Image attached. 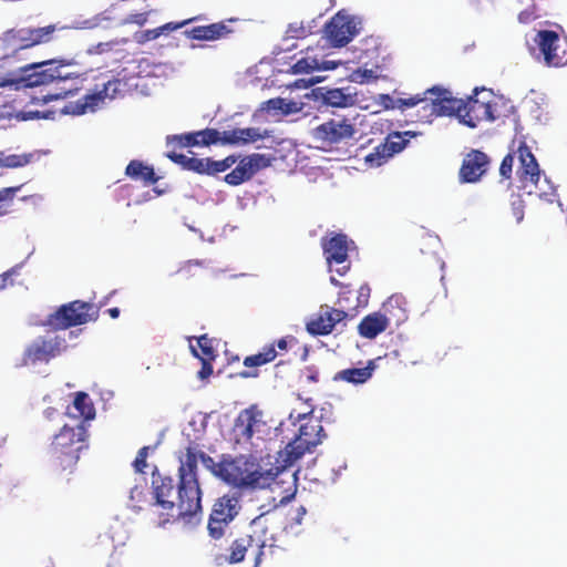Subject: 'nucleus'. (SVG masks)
Segmentation results:
<instances>
[{"mask_svg":"<svg viewBox=\"0 0 567 567\" xmlns=\"http://www.w3.org/2000/svg\"><path fill=\"white\" fill-rule=\"evenodd\" d=\"M100 315V307L82 301L74 300L60 306L54 312L50 313L42 323L54 331L66 330L72 327L82 326L90 321H96Z\"/></svg>","mask_w":567,"mask_h":567,"instance_id":"4","label":"nucleus"},{"mask_svg":"<svg viewBox=\"0 0 567 567\" xmlns=\"http://www.w3.org/2000/svg\"><path fill=\"white\" fill-rule=\"evenodd\" d=\"M220 133L215 128L167 136V144L175 143L179 147L209 146L219 142Z\"/></svg>","mask_w":567,"mask_h":567,"instance_id":"22","label":"nucleus"},{"mask_svg":"<svg viewBox=\"0 0 567 567\" xmlns=\"http://www.w3.org/2000/svg\"><path fill=\"white\" fill-rule=\"evenodd\" d=\"M287 38L290 39H305L311 34L309 25H306L302 21H295L288 24L286 30Z\"/></svg>","mask_w":567,"mask_h":567,"instance_id":"40","label":"nucleus"},{"mask_svg":"<svg viewBox=\"0 0 567 567\" xmlns=\"http://www.w3.org/2000/svg\"><path fill=\"white\" fill-rule=\"evenodd\" d=\"M269 512H262L260 515L255 517L249 525V534L245 535L247 539L252 544V555L255 559L254 567H258L264 555V548L266 547L269 533Z\"/></svg>","mask_w":567,"mask_h":567,"instance_id":"19","label":"nucleus"},{"mask_svg":"<svg viewBox=\"0 0 567 567\" xmlns=\"http://www.w3.org/2000/svg\"><path fill=\"white\" fill-rule=\"evenodd\" d=\"M195 20H197V18H189V19L183 20L181 22H168V23H165V24L158 27V30H161L162 34H164L167 32L178 30V29L185 27L186 24L192 23Z\"/></svg>","mask_w":567,"mask_h":567,"instance_id":"50","label":"nucleus"},{"mask_svg":"<svg viewBox=\"0 0 567 567\" xmlns=\"http://www.w3.org/2000/svg\"><path fill=\"white\" fill-rule=\"evenodd\" d=\"M66 348L65 339L59 334L40 336L24 349L22 364L35 365L38 363H48L61 355Z\"/></svg>","mask_w":567,"mask_h":567,"instance_id":"10","label":"nucleus"},{"mask_svg":"<svg viewBox=\"0 0 567 567\" xmlns=\"http://www.w3.org/2000/svg\"><path fill=\"white\" fill-rule=\"evenodd\" d=\"M287 106L285 99L275 97L265 102V109L267 111H284V107Z\"/></svg>","mask_w":567,"mask_h":567,"instance_id":"52","label":"nucleus"},{"mask_svg":"<svg viewBox=\"0 0 567 567\" xmlns=\"http://www.w3.org/2000/svg\"><path fill=\"white\" fill-rule=\"evenodd\" d=\"M87 430L83 422L71 427L64 425L54 435L50 454L55 466L61 471H72L80 460V452L86 447Z\"/></svg>","mask_w":567,"mask_h":567,"instance_id":"3","label":"nucleus"},{"mask_svg":"<svg viewBox=\"0 0 567 567\" xmlns=\"http://www.w3.org/2000/svg\"><path fill=\"white\" fill-rule=\"evenodd\" d=\"M353 318V313H349L342 309L322 306L320 311L307 322V331L312 336H327L332 332L334 327L346 320Z\"/></svg>","mask_w":567,"mask_h":567,"instance_id":"16","label":"nucleus"},{"mask_svg":"<svg viewBox=\"0 0 567 567\" xmlns=\"http://www.w3.org/2000/svg\"><path fill=\"white\" fill-rule=\"evenodd\" d=\"M261 137L262 135L260 134L259 130L255 127L234 128L229 131H224L220 134L219 142H221L223 144L239 145L254 143L260 140Z\"/></svg>","mask_w":567,"mask_h":567,"instance_id":"30","label":"nucleus"},{"mask_svg":"<svg viewBox=\"0 0 567 567\" xmlns=\"http://www.w3.org/2000/svg\"><path fill=\"white\" fill-rule=\"evenodd\" d=\"M261 159L262 155L260 154H254L249 157L243 158L230 173L225 175L224 181L231 186L243 184L259 168V162Z\"/></svg>","mask_w":567,"mask_h":567,"instance_id":"25","label":"nucleus"},{"mask_svg":"<svg viewBox=\"0 0 567 567\" xmlns=\"http://www.w3.org/2000/svg\"><path fill=\"white\" fill-rule=\"evenodd\" d=\"M512 214L515 217L517 223H520L524 219V205L522 199H517L512 203Z\"/></svg>","mask_w":567,"mask_h":567,"instance_id":"53","label":"nucleus"},{"mask_svg":"<svg viewBox=\"0 0 567 567\" xmlns=\"http://www.w3.org/2000/svg\"><path fill=\"white\" fill-rule=\"evenodd\" d=\"M262 425L260 419L250 410H244L235 421V433L238 441H249Z\"/></svg>","mask_w":567,"mask_h":567,"instance_id":"27","label":"nucleus"},{"mask_svg":"<svg viewBox=\"0 0 567 567\" xmlns=\"http://www.w3.org/2000/svg\"><path fill=\"white\" fill-rule=\"evenodd\" d=\"M78 91V87H61L59 92L47 91L41 97H37L42 103H48L53 100L64 99L69 94H73Z\"/></svg>","mask_w":567,"mask_h":567,"instance_id":"44","label":"nucleus"},{"mask_svg":"<svg viewBox=\"0 0 567 567\" xmlns=\"http://www.w3.org/2000/svg\"><path fill=\"white\" fill-rule=\"evenodd\" d=\"M354 134V124L346 117L330 118L312 131V137L319 142L322 147H331L332 145L351 140Z\"/></svg>","mask_w":567,"mask_h":567,"instance_id":"13","label":"nucleus"},{"mask_svg":"<svg viewBox=\"0 0 567 567\" xmlns=\"http://www.w3.org/2000/svg\"><path fill=\"white\" fill-rule=\"evenodd\" d=\"M491 159L484 152L472 150L462 162L458 179L462 184H473L481 181L489 168Z\"/></svg>","mask_w":567,"mask_h":567,"instance_id":"17","label":"nucleus"},{"mask_svg":"<svg viewBox=\"0 0 567 567\" xmlns=\"http://www.w3.org/2000/svg\"><path fill=\"white\" fill-rule=\"evenodd\" d=\"M240 499L236 494H225L218 497L209 514L207 524L208 535L214 539H220L227 526L239 514Z\"/></svg>","mask_w":567,"mask_h":567,"instance_id":"8","label":"nucleus"},{"mask_svg":"<svg viewBox=\"0 0 567 567\" xmlns=\"http://www.w3.org/2000/svg\"><path fill=\"white\" fill-rule=\"evenodd\" d=\"M277 351L275 350V344H268L262 348V351L248 355L244 359V365L246 368H257L269 362H272L277 357Z\"/></svg>","mask_w":567,"mask_h":567,"instance_id":"35","label":"nucleus"},{"mask_svg":"<svg viewBox=\"0 0 567 567\" xmlns=\"http://www.w3.org/2000/svg\"><path fill=\"white\" fill-rule=\"evenodd\" d=\"M429 101L425 102V106H421L423 111L422 118L425 122H431L437 116H452L455 115L462 118V112H464V100L452 96L449 90L441 87L427 89Z\"/></svg>","mask_w":567,"mask_h":567,"instance_id":"7","label":"nucleus"},{"mask_svg":"<svg viewBox=\"0 0 567 567\" xmlns=\"http://www.w3.org/2000/svg\"><path fill=\"white\" fill-rule=\"evenodd\" d=\"M513 165H514V154L508 153L503 158L501 166H499V174L504 179H511L512 173H513Z\"/></svg>","mask_w":567,"mask_h":567,"instance_id":"45","label":"nucleus"},{"mask_svg":"<svg viewBox=\"0 0 567 567\" xmlns=\"http://www.w3.org/2000/svg\"><path fill=\"white\" fill-rule=\"evenodd\" d=\"M125 174L134 181H142L145 185L155 184L158 181L154 168L138 159H133L127 164Z\"/></svg>","mask_w":567,"mask_h":567,"instance_id":"31","label":"nucleus"},{"mask_svg":"<svg viewBox=\"0 0 567 567\" xmlns=\"http://www.w3.org/2000/svg\"><path fill=\"white\" fill-rule=\"evenodd\" d=\"M261 159L262 155L260 154H254L249 157L243 158L230 173L225 175L224 181L231 186L243 184L259 168V162Z\"/></svg>","mask_w":567,"mask_h":567,"instance_id":"26","label":"nucleus"},{"mask_svg":"<svg viewBox=\"0 0 567 567\" xmlns=\"http://www.w3.org/2000/svg\"><path fill=\"white\" fill-rule=\"evenodd\" d=\"M54 31L55 25L53 24L42 28H24L18 30L13 37L21 49H27L49 42Z\"/></svg>","mask_w":567,"mask_h":567,"instance_id":"23","label":"nucleus"},{"mask_svg":"<svg viewBox=\"0 0 567 567\" xmlns=\"http://www.w3.org/2000/svg\"><path fill=\"white\" fill-rule=\"evenodd\" d=\"M300 382L302 384L318 383L319 372L312 367H307L300 374Z\"/></svg>","mask_w":567,"mask_h":567,"instance_id":"48","label":"nucleus"},{"mask_svg":"<svg viewBox=\"0 0 567 567\" xmlns=\"http://www.w3.org/2000/svg\"><path fill=\"white\" fill-rule=\"evenodd\" d=\"M146 21H147V16H146V13H135V14H131V16L126 19V22L135 23V24H138V25H143Z\"/></svg>","mask_w":567,"mask_h":567,"instance_id":"56","label":"nucleus"},{"mask_svg":"<svg viewBox=\"0 0 567 567\" xmlns=\"http://www.w3.org/2000/svg\"><path fill=\"white\" fill-rule=\"evenodd\" d=\"M370 297V287L368 285H362L358 291L357 296V306L364 307L368 303Z\"/></svg>","mask_w":567,"mask_h":567,"instance_id":"51","label":"nucleus"},{"mask_svg":"<svg viewBox=\"0 0 567 567\" xmlns=\"http://www.w3.org/2000/svg\"><path fill=\"white\" fill-rule=\"evenodd\" d=\"M110 47H111V43H99V44L96 45V50H95V52H97V53L105 52L106 50H109V49H110Z\"/></svg>","mask_w":567,"mask_h":567,"instance_id":"64","label":"nucleus"},{"mask_svg":"<svg viewBox=\"0 0 567 567\" xmlns=\"http://www.w3.org/2000/svg\"><path fill=\"white\" fill-rule=\"evenodd\" d=\"M412 136H415V134L411 132H394L389 134L383 143L375 146L373 151L365 156V163L371 167L383 165L394 154L403 151L409 143L408 137Z\"/></svg>","mask_w":567,"mask_h":567,"instance_id":"15","label":"nucleus"},{"mask_svg":"<svg viewBox=\"0 0 567 567\" xmlns=\"http://www.w3.org/2000/svg\"><path fill=\"white\" fill-rule=\"evenodd\" d=\"M229 32L230 30L224 22H217L208 25L194 27L185 33L188 38L194 40L214 41L225 37Z\"/></svg>","mask_w":567,"mask_h":567,"instance_id":"29","label":"nucleus"},{"mask_svg":"<svg viewBox=\"0 0 567 567\" xmlns=\"http://www.w3.org/2000/svg\"><path fill=\"white\" fill-rule=\"evenodd\" d=\"M316 69H318V61L310 58H301L291 66L293 74L310 73Z\"/></svg>","mask_w":567,"mask_h":567,"instance_id":"43","label":"nucleus"},{"mask_svg":"<svg viewBox=\"0 0 567 567\" xmlns=\"http://www.w3.org/2000/svg\"><path fill=\"white\" fill-rule=\"evenodd\" d=\"M73 406L83 420L89 421L95 417V408L87 393L76 392Z\"/></svg>","mask_w":567,"mask_h":567,"instance_id":"36","label":"nucleus"},{"mask_svg":"<svg viewBox=\"0 0 567 567\" xmlns=\"http://www.w3.org/2000/svg\"><path fill=\"white\" fill-rule=\"evenodd\" d=\"M117 85H120V81H109L103 85V90L92 94H86L76 102H70L69 104H66L63 107V112L65 114L82 115L85 114L87 111H94L96 106L101 102H103L106 96L110 95L111 89L113 92L116 91Z\"/></svg>","mask_w":567,"mask_h":567,"instance_id":"21","label":"nucleus"},{"mask_svg":"<svg viewBox=\"0 0 567 567\" xmlns=\"http://www.w3.org/2000/svg\"><path fill=\"white\" fill-rule=\"evenodd\" d=\"M161 35H162V32H161V30H158V28L146 30L143 33V41L155 40V39H157Z\"/></svg>","mask_w":567,"mask_h":567,"instance_id":"58","label":"nucleus"},{"mask_svg":"<svg viewBox=\"0 0 567 567\" xmlns=\"http://www.w3.org/2000/svg\"><path fill=\"white\" fill-rule=\"evenodd\" d=\"M219 478L236 487H271L287 483L284 489L285 496L281 501L290 499L297 492V473L291 470L281 468L280 465L269 470H262L258 463L246 456L221 458Z\"/></svg>","mask_w":567,"mask_h":567,"instance_id":"2","label":"nucleus"},{"mask_svg":"<svg viewBox=\"0 0 567 567\" xmlns=\"http://www.w3.org/2000/svg\"><path fill=\"white\" fill-rule=\"evenodd\" d=\"M238 375L244 379L256 378V377H258V372L250 371V370H244V371L239 372Z\"/></svg>","mask_w":567,"mask_h":567,"instance_id":"62","label":"nucleus"},{"mask_svg":"<svg viewBox=\"0 0 567 567\" xmlns=\"http://www.w3.org/2000/svg\"><path fill=\"white\" fill-rule=\"evenodd\" d=\"M360 23L355 17L339 11L324 24V37L331 47H344L359 33Z\"/></svg>","mask_w":567,"mask_h":567,"instance_id":"12","label":"nucleus"},{"mask_svg":"<svg viewBox=\"0 0 567 567\" xmlns=\"http://www.w3.org/2000/svg\"><path fill=\"white\" fill-rule=\"evenodd\" d=\"M323 427L318 420H309L299 429V434L292 442H289L285 450L279 453L278 462L281 468L290 470L298 460L307 452L322 442Z\"/></svg>","mask_w":567,"mask_h":567,"instance_id":"5","label":"nucleus"},{"mask_svg":"<svg viewBox=\"0 0 567 567\" xmlns=\"http://www.w3.org/2000/svg\"><path fill=\"white\" fill-rule=\"evenodd\" d=\"M199 460L216 477L219 478V467L221 465L220 462H215V460L208 454L199 451Z\"/></svg>","mask_w":567,"mask_h":567,"instance_id":"46","label":"nucleus"},{"mask_svg":"<svg viewBox=\"0 0 567 567\" xmlns=\"http://www.w3.org/2000/svg\"><path fill=\"white\" fill-rule=\"evenodd\" d=\"M199 451L189 443L178 456V483L169 476L153 475L152 486L155 502L152 503L153 522L163 527L183 522L197 524L202 517V491L198 482Z\"/></svg>","mask_w":567,"mask_h":567,"instance_id":"1","label":"nucleus"},{"mask_svg":"<svg viewBox=\"0 0 567 567\" xmlns=\"http://www.w3.org/2000/svg\"><path fill=\"white\" fill-rule=\"evenodd\" d=\"M519 166L517 168V177L523 188H528V194H536L539 198L553 202L555 190L549 187V192L538 190V182L540 179V169L536 157L525 142H522L517 148Z\"/></svg>","mask_w":567,"mask_h":567,"instance_id":"6","label":"nucleus"},{"mask_svg":"<svg viewBox=\"0 0 567 567\" xmlns=\"http://www.w3.org/2000/svg\"><path fill=\"white\" fill-rule=\"evenodd\" d=\"M478 89H474V95L464 100V112L461 121L470 127H476L480 122H493L496 120L494 105L491 101H483L477 97Z\"/></svg>","mask_w":567,"mask_h":567,"instance_id":"18","label":"nucleus"},{"mask_svg":"<svg viewBox=\"0 0 567 567\" xmlns=\"http://www.w3.org/2000/svg\"><path fill=\"white\" fill-rule=\"evenodd\" d=\"M63 65H54V61H45L30 66L29 73L19 80L23 87L47 86L54 81L65 82L73 79L72 73L62 71Z\"/></svg>","mask_w":567,"mask_h":567,"instance_id":"14","label":"nucleus"},{"mask_svg":"<svg viewBox=\"0 0 567 567\" xmlns=\"http://www.w3.org/2000/svg\"><path fill=\"white\" fill-rule=\"evenodd\" d=\"M394 301L396 302L398 300L391 297L382 307L384 312L378 311L365 316L358 326L359 334L365 339H374L377 336L385 331L390 324V319L386 316V312Z\"/></svg>","mask_w":567,"mask_h":567,"instance_id":"20","label":"nucleus"},{"mask_svg":"<svg viewBox=\"0 0 567 567\" xmlns=\"http://www.w3.org/2000/svg\"><path fill=\"white\" fill-rule=\"evenodd\" d=\"M106 313L112 318V319H116L118 318L120 316V309L114 307V308H110L106 310Z\"/></svg>","mask_w":567,"mask_h":567,"instance_id":"63","label":"nucleus"},{"mask_svg":"<svg viewBox=\"0 0 567 567\" xmlns=\"http://www.w3.org/2000/svg\"><path fill=\"white\" fill-rule=\"evenodd\" d=\"M353 241L341 233H331L321 239V248L330 271L344 276L351 268L349 247Z\"/></svg>","mask_w":567,"mask_h":567,"instance_id":"9","label":"nucleus"},{"mask_svg":"<svg viewBox=\"0 0 567 567\" xmlns=\"http://www.w3.org/2000/svg\"><path fill=\"white\" fill-rule=\"evenodd\" d=\"M194 266H203V262L198 260H188L178 269V274L187 277L190 274L192 267Z\"/></svg>","mask_w":567,"mask_h":567,"instance_id":"55","label":"nucleus"},{"mask_svg":"<svg viewBox=\"0 0 567 567\" xmlns=\"http://www.w3.org/2000/svg\"><path fill=\"white\" fill-rule=\"evenodd\" d=\"M288 340L292 341V340H295V338L286 337V338L279 339L276 343H274L275 348L277 347L280 351H286L288 348Z\"/></svg>","mask_w":567,"mask_h":567,"instance_id":"60","label":"nucleus"},{"mask_svg":"<svg viewBox=\"0 0 567 567\" xmlns=\"http://www.w3.org/2000/svg\"><path fill=\"white\" fill-rule=\"evenodd\" d=\"M429 101L427 90H425L422 94H415L408 97L398 99L399 107L401 109H410L414 107L419 104L425 106V102Z\"/></svg>","mask_w":567,"mask_h":567,"instance_id":"41","label":"nucleus"},{"mask_svg":"<svg viewBox=\"0 0 567 567\" xmlns=\"http://www.w3.org/2000/svg\"><path fill=\"white\" fill-rule=\"evenodd\" d=\"M352 290L348 286V288L340 290L337 303L339 305V309H342L344 311H353L358 308L357 301L353 302L352 299Z\"/></svg>","mask_w":567,"mask_h":567,"instance_id":"42","label":"nucleus"},{"mask_svg":"<svg viewBox=\"0 0 567 567\" xmlns=\"http://www.w3.org/2000/svg\"><path fill=\"white\" fill-rule=\"evenodd\" d=\"M534 42L546 66L563 68L567 65V38L560 37L554 30H539Z\"/></svg>","mask_w":567,"mask_h":567,"instance_id":"11","label":"nucleus"},{"mask_svg":"<svg viewBox=\"0 0 567 567\" xmlns=\"http://www.w3.org/2000/svg\"><path fill=\"white\" fill-rule=\"evenodd\" d=\"M261 159L262 155L260 154H254L249 157L243 158L230 173L225 175L224 181L231 186L243 184L259 168V162Z\"/></svg>","mask_w":567,"mask_h":567,"instance_id":"24","label":"nucleus"},{"mask_svg":"<svg viewBox=\"0 0 567 567\" xmlns=\"http://www.w3.org/2000/svg\"><path fill=\"white\" fill-rule=\"evenodd\" d=\"M219 161L221 163L223 169L227 171L237 162V158L233 155H229V156L225 157L224 159H219Z\"/></svg>","mask_w":567,"mask_h":567,"instance_id":"59","label":"nucleus"},{"mask_svg":"<svg viewBox=\"0 0 567 567\" xmlns=\"http://www.w3.org/2000/svg\"><path fill=\"white\" fill-rule=\"evenodd\" d=\"M202 361V368L198 371V378L199 379H206L213 374V360H206V359H199Z\"/></svg>","mask_w":567,"mask_h":567,"instance_id":"54","label":"nucleus"},{"mask_svg":"<svg viewBox=\"0 0 567 567\" xmlns=\"http://www.w3.org/2000/svg\"><path fill=\"white\" fill-rule=\"evenodd\" d=\"M375 368V362L370 360L363 368H349L337 372L333 377V381L363 384L372 378Z\"/></svg>","mask_w":567,"mask_h":567,"instance_id":"28","label":"nucleus"},{"mask_svg":"<svg viewBox=\"0 0 567 567\" xmlns=\"http://www.w3.org/2000/svg\"><path fill=\"white\" fill-rule=\"evenodd\" d=\"M322 101L333 107H348L357 102V96L349 89H328L322 94Z\"/></svg>","mask_w":567,"mask_h":567,"instance_id":"32","label":"nucleus"},{"mask_svg":"<svg viewBox=\"0 0 567 567\" xmlns=\"http://www.w3.org/2000/svg\"><path fill=\"white\" fill-rule=\"evenodd\" d=\"M32 155L31 154H11L4 155L1 152V167L8 168H17L25 166L30 163Z\"/></svg>","mask_w":567,"mask_h":567,"instance_id":"39","label":"nucleus"},{"mask_svg":"<svg viewBox=\"0 0 567 567\" xmlns=\"http://www.w3.org/2000/svg\"><path fill=\"white\" fill-rule=\"evenodd\" d=\"M167 157L172 162L181 165L185 169L195 172L197 174H206V175H208L209 157H206V158L188 157V156H186L184 154H179V153H176V152H169L167 154Z\"/></svg>","mask_w":567,"mask_h":567,"instance_id":"33","label":"nucleus"},{"mask_svg":"<svg viewBox=\"0 0 567 567\" xmlns=\"http://www.w3.org/2000/svg\"><path fill=\"white\" fill-rule=\"evenodd\" d=\"M247 551L252 554V544L246 536L236 538L229 547V555L226 557V561L229 564H238L245 559Z\"/></svg>","mask_w":567,"mask_h":567,"instance_id":"34","label":"nucleus"},{"mask_svg":"<svg viewBox=\"0 0 567 567\" xmlns=\"http://www.w3.org/2000/svg\"><path fill=\"white\" fill-rule=\"evenodd\" d=\"M147 455H148V446H143L142 449H140V451L137 452V455L134 460V463H133L136 472L144 473V470L147 466V463H146Z\"/></svg>","mask_w":567,"mask_h":567,"instance_id":"47","label":"nucleus"},{"mask_svg":"<svg viewBox=\"0 0 567 567\" xmlns=\"http://www.w3.org/2000/svg\"><path fill=\"white\" fill-rule=\"evenodd\" d=\"M20 267H13L0 275V290L13 285V276L19 275Z\"/></svg>","mask_w":567,"mask_h":567,"instance_id":"49","label":"nucleus"},{"mask_svg":"<svg viewBox=\"0 0 567 567\" xmlns=\"http://www.w3.org/2000/svg\"><path fill=\"white\" fill-rule=\"evenodd\" d=\"M21 187L22 185L0 189V217L6 216L11 212L10 207L13 198Z\"/></svg>","mask_w":567,"mask_h":567,"instance_id":"38","label":"nucleus"},{"mask_svg":"<svg viewBox=\"0 0 567 567\" xmlns=\"http://www.w3.org/2000/svg\"><path fill=\"white\" fill-rule=\"evenodd\" d=\"M144 496V492L142 488L135 486L131 489V499L134 501L137 498L138 501Z\"/></svg>","mask_w":567,"mask_h":567,"instance_id":"61","label":"nucleus"},{"mask_svg":"<svg viewBox=\"0 0 567 567\" xmlns=\"http://www.w3.org/2000/svg\"><path fill=\"white\" fill-rule=\"evenodd\" d=\"M196 340L200 349V353H198L194 348H192L194 355L197 357L198 359L215 360L217 353L214 346V339L208 338L207 334H203L196 338Z\"/></svg>","mask_w":567,"mask_h":567,"instance_id":"37","label":"nucleus"},{"mask_svg":"<svg viewBox=\"0 0 567 567\" xmlns=\"http://www.w3.org/2000/svg\"><path fill=\"white\" fill-rule=\"evenodd\" d=\"M208 175H215L217 173H223L225 172L221 167V163L220 161H214L212 158H209V163H208Z\"/></svg>","mask_w":567,"mask_h":567,"instance_id":"57","label":"nucleus"}]
</instances>
